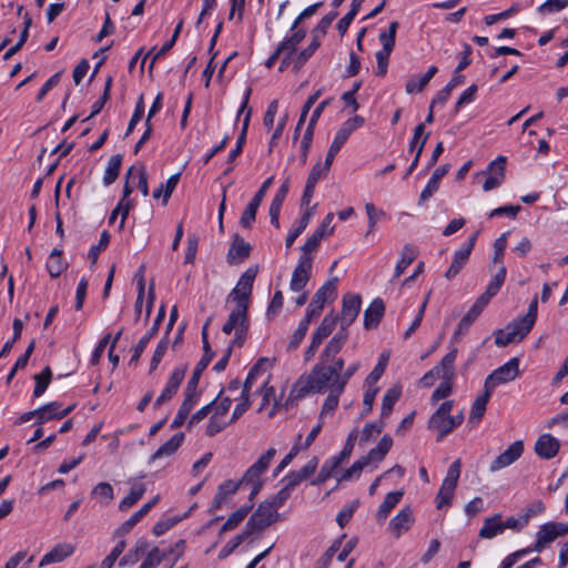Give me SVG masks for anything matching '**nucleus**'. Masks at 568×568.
Here are the masks:
<instances>
[{
    "label": "nucleus",
    "instance_id": "62",
    "mask_svg": "<svg viewBox=\"0 0 568 568\" xmlns=\"http://www.w3.org/2000/svg\"><path fill=\"white\" fill-rule=\"evenodd\" d=\"M110 243V234L108 231H103L100 236V241L97 245H93L88 254L89 260L92 264L97 263L99 254L104 251Z\"/></svg>",
    "mask_w": 568,
    "mask_h": 568
},
{
    "label": "nucleus",
    "instance_id": "60",
    "mask_svg": "<svg viewBox=\"0 0 568 568\" xmlns=\"http://www.w3.org/2000/svg\"><path fill=\"white\" fill-rule=\"evenodd\" d=\"M506 267L500 266V268L498 270V272L496 273V275L493 277V280L489 282L485 290L487 296L494 297L499 292L506 280Z\"/></svg>",
    "mask_w": 568,
    "mask_h": 568
},
{
    "label": "nucleus",
    "instance_id": "48",
    "mask_svg": "<svg viewBox=\"0 0 568 568\" xmlns=\"http://www.w3.org/2000/svg\"><path fill=\"white\" fill-rule=\"evenodd\" d=\"M59 408H61V404L58 402H51L36 409V413H38L37 424L41 425L49 420L58 419Z\"/></svg>",
    "mask_w": 568,
    "mask_h": 568
},
{
    "label": "nucleus",
    "instance_id": "51",
    "mask_svg": "<svg viewBox=\"0 0 568 568\" xmlns=\"http://www.w3.org/2000/svg\"><path fill=\"white\" fill-rule=\"evenodd\" d=\"M397 29H398V22L393 21L389 23L387 31L381 32L379 41L382 42V45H383L382 50L390 51V52L393 51V49L395 47V38H396Z\"/></svg>",
    "mask_w": 568,
    "mask_h": 568
},
{
    "label": "nucleus",
    "instance_id": "15",
    "mask_svg": "<svg viewBox=\"0 0 568 568\" xmlns=\"http://www.w3.org/2000/svg\"><path fill=\"white\" fill-rule=\"evenodd\" d=\"M334 219L333 213H328L321 225L313 232V234L306 240V242L302 245L301 252L312 255L317 251L322 240L328 235H331L334 231V227H329L332 221Z\"/></svg>",
    "mask_w": 568,
    "mask_h": 568
},
{
    "label": "nucleus",
    "instance_id": "4",
    "mask_svg": "<svg viewBox=\"0 0 568 568\" xmlns=\"http://www.w3.org/2000/svg\"><path fill=\"white\" fill-rule=\"evenodd\" d=\"M458 349L453 347L444 357H443V366L445 368V373L443 374L442 383L436 387L430 396V402L433 404L437 403L440 399L447 398L453 392V381L455 378V366L454 363L457 357Z\"/></svg>",
    "mask_w": 568,
    "mask_h": 568
},
{
    "label": "nucleus",
    "instance_id": "22",
    "mask_svg": "<svg viewBox=\"0 0 568 568\" xmlns=\"http://www.w3.org/2000/svg\"><path fill=\"white\" fill-rule=\"evenodd\" d=\"M559 440L550 434H542L535 444V453L544 459L554 458L559 452Z\"/></svg>",
    "mask_w": 568,
    "mask_h": 568
},
{
    "label": "nucleus",
    "instance_id": "10",
    "mask_svg": "<svg viewBox=\"0 0 568 568\" xmlns=\"http://www.w3.org/2000/svg\"><path fill=\"white\" fill-rule=\"evenodd\" d=\"M273 184V176L267 178L258 189V191L255 193L251 202L246 205L245 210L243 211L240 224L245 229H251L256 216V212L258 206L261 205L267 190Z\"/></svg>",
    "mask_w": 568,
    "mask_h": 568
},
{
    "label": "nucleus",
    "instance_id": "2",
    "mask_svg": "<svg viewBox=\"0 0 568 568\" xmlns=\"http://www.w3.org/2000/svg\"><path fill=\"white\" fill-rule=\"evenodd\" d=\"M275 454V448H268L252 466L246 469L244 475L240 478L243 486H251L248 496L251 501L261 491L264 485V480L261 477L270 467Z\"/></svg>",
    "mask_w": 568,
    "mask_h": 568
},
{
    "label": "nucleus",
    "instance_id": "50",
    "mask_svg": "<svg viewBox=\"0 0 568 568\" xmlns=\"http://www.w3.org/2000/svg\"><path fill=\"white\" fill-rule=\"evenodd\" d=\"M311 321V318L304 316V318L300 322L296 331L293 333L291 341L287 345L288 351H294L300 346L303 338L305 337Z\"/></svg>",
    "mask_w": 568,
    "mask_h": 568
},
{
    "label": "nucleus",
    "instance_id": "3",
    "mask_svg": "<svg viewBox=\"0 0 568 568\" xmlns=\"http://www.w3.org/2000/svg\"><path fill=\"white\" fill-rule=\"evenodd\" d=\"M453 407L454 400H445L428 419V429L437 433V442L443 440L454 430V420L450 418Z\"/></svg>",
    "mask_w": 568,
    "mask_h": 568
},
{
    "label": "nucleus",
    "instance_id": "19",
    "mask_svg": "<svg viewBox=\"0 0 568 568\" xmlns=\"http://www.w3.org/2000/svg\"><path fill=\"white\" fill-rule=\"evenodd\" d=\"M252 247L243 237L235 234L230 245L226 261L230 265H237L244 262L251 254Z\"/></svg>",
    "mask_w": 568,
    "mask_h": 568
},
{
    "label": "nucleus",
    "instance_id": "17",
    "mask_svg": "<svg viewBox=\"0 0 568 568\" xmlns=\"http://www.w3.org/2000/svg\"><path fill=\"white\" fill-rule=\"evenodd\" d=\"M524 453V444L521 440H516L508 448L499 454L489 466V470L495 473L505 467L514 464Z\"/></svg>",
    "mask_w": 568,
    "mask_h": 568
},
{
    "label": "nucleus",
    "instance_id": "18",
    "mask_svg": "<svg viewBox=\"0 0 568 568\" xmlns=\"http://www.w3.org/2000/svg\"><path fill=\"white\" fill-rule=\"evenodd\" d=\"M185 373V367H178L172 372L164 389L154 402L155 408L169 402L176 394L181 383L184 379Z\"/></svg>",
    "mask_w": 568,
    "mask_h": 568
},
{
    "label": "nucleus",
    "instance_id": "14",
    "mask_svg": "<svg viewBox=\"0 0 568 568\" xmlns=\"http://www.w3.org/2000/svg\"><path fill=\"white\" fill-rule=\"evenodd\" d=\"M362 306L359 294H345L342 301V312L339 323L341 327L348 328L357 318Z\"/></svg>",
    "mask_w": 568,
    "mask_h": 568
},
{
    "label": "nucleus",
    "instance_id": "37",
    "mask_svg": "<svg viewBox=\"0 0 568 568\" xmlns=\"http://www.w3.org/2000/svg\"><path fill=\"white\" fill-rule=\"evenodd\" d=\"M68 264L62 260V250L54 248L47 261V270L52 278L59 277Z\"/></svg>",
    "mask_w": 568,
    "mask_h": 568
},
{
    "label": "nucleus",
    "instance_id": "53",
    "mask_svg": "<svg viewBox=\"0 0 568 568\" xmlns=\"http://www.w3.org/2000/svg\"><path fill=\"white\" fill-rule=\"evenodd\" d=\"M195 404V402L184 397V400L182 402L176 416L171 423L172 429L179 428L185 423L187 415L193 409Z\"/></svg>",
    "mask_w": 568,
    "mask_h": 568
},
{
    "label": "nucleus",
    "instance_id": "52",
    "mask_svg": "<svg viewBox=\"0 0 568 568\" xmlns=\"http://www.w3.org/2000/svg\"><path fill=\"white\" fill-rule=\"evenodd\" d=\"M456 487L457 486H454V485H450V484H447L444 481L442 483V486H440L437 497H436L438 509H440L445 506H450Z\"/></svg>",
    "mask_w": 568,
    "mask_h": 568
},
{
    "label": "nucleus",
    "instance_id": "58",
    "mask_svg": "<svg viewBox=\"0 0 568 568\" xmlns=\"http://www.w3.org/2000/svg\"><path fill=\"white\" fill-rule=\"evenodd\" d=\"M332 164H327V161L324 163L317 162L311 170L306 183L311 184L313 186H316V183L322 179L325 178L331 169Z\"/></svg>",
    "mask_w": 568,
    "mask_h": 568
},
{
    "label": "nucleus",
    "instance_id": "61",
    "mask_svg": "<svg viewBox=\"0 0 568 568\" xmlns=\"http://www.w3.org/2000/svg\"><path fill=\"white\" fill-rule=\"evenodd\" d=\"M250 536L248 531L244 529L240 535L226 542V545L221 549L219 558L224 559L229 557Z\"/></svg>",
    "mask_w": 568,
    "mask_h": 568
},
{
    "label": "nucleus",
    "instance_id": "41",
    "mask_svg": "<svg viewBox=\"0 0 568 568\" xmlns=\"http://www.w3.org/2000/svg\"><path fill=\"white\" fill-rule=\"evenodd\" d=\"M312 217V211H305L301 219L297 221L296 225L288 232L285 239V246L290 248L295 240L304 232L307 227Z\"/></svg>",
    "mask_w": 568,
    "mask_h": 568
},
{
    "label": "nucleus",
    "instance_id": "34",
    "mask_svg": "<svg viewBox=\"0 0 568 568\" xmlns=\"http://www.w3.org/2000/svg\"><path fill=\"white\" fill-rule=\"evenodd\" d=\"M305 36L306 31L304 29H295L294 33L291 37L280 42V44L276 48L277 53L292 57L295 53L297 45L303 41Z\"/></svg>",
    "mask_w": 568,
    "mask_h": 568
},
{
    "label": "nucleus",
    "instance_id": "21",
    "mask_svg": "<svg viewBox=\"0 0 568 568\" xmlns=\"http://www.w3.org/2000/svg\"><path fill=\"white\" fill-rule=\"evenodd\" d=\"M247 310L248 306L243 304H236V308L230 313L227 321L223 325L222 332L226 335H230L233 331H236L239 327L250 325Z\"/></svg>",
    "mask_w": 568,
    "mask_h": 568
},
{
    "label": "nucleus",
    "instance_id": "33",
    "mask_svg": "<svg viewBox=\"0 0 568 568\" xmlns=\"http://www.w3.org/2000/svg\"><path fill=\"white\" fill-rule=\"evenodd\" d=\"M504 526L500 514H495L494 516L486 518L484 520V525L479 530V537L484 539H491L500 534H503Z\"/></svg>",
    "mask_w": 568,
    "mask_h": 568
},
{
    "label": "nucleus",
    "instance_id": "20",
    "mask_svg": "<svg viewBox=\"0 0 568 568\" xmlns=\"http://www.w3.org/2000/svg\"><path fill=\"white\" fill-rule=\"evenodd\" d=\"M347 339L348 331L341 327L339 331L329 339L320 358L323 361L338 359L339 357H337V354L342 351Z\"/></svg>",
    "mask_w": 568,
    "mask_h": 568
},
{
    "label": "nucleus",
    "instance_id": "24",
    "mask_svg": "<svg viewBox=\"0 0 568 568\" xmlns=\"http://www.w3.org/2000/svg\"><path fill=\"white\" fill-rule=\"evenodd\" d=\"M242 486L243 485L240 479L237 481L229 479L222 483L217 487V491L214 496L211 510L214 511L220 509L222 505L229 499V497L234 495Z\"/></svg>",
    "mask_w": 568,
    "mask_h": 568
},
{
    "label": "nucleus",
    "instance_id": "27",
    "mask_svg": "<svg viewBox=\"0 0 568 568\" xmlns=\"http://www.w3.org/2000/svg\"><path fill=\"white\" fill-rule=\"evenodd\" d=\"M207 367V359L201 358L196 364L191 378L189 379L185 390L184 397L189 398L193 402H197L200 397V392L197 390V385L202 375V372Z\"/></svg>",
    "mask_w": 568,
    "mask_h": 568
},
{
    "label": "nucleus",
    "instance_id": "7",
    "mask_svg": "<svg viewBox=\"0 0 568 568\" xmlns=\"http://www.w3.org/2000/svg\"><path fill=\"white\" fill-rule=\"evenodd\" d=\"M258 272V266L248 267L240 277L236 286L231 291L229 298L236 304L248 306L250 297L253 290V284Z\"/></svg>",
    "mask_w": 568,
    "mask_h": 568
},
{
    "label": "nucleus",
    "instance_id": "45",
    "mask_svg": "<svg viewBox=\"0 0 568 568\" xmlns=\"http://www.w3.org/2000/svg\"><path fill=\"white\" fill-rule=\"evenodd\" d=\"M528 323L524 317H518L514 320L511 323H509L506 328L510 333H514V337L517 342L523 341L528 333L532 329V325H527Z\"/></svg>",
    "mask_w": 568,
    "mask_h": 568
},
{
    "label": "nucleus",
    "instance_id": "38",
    "mask_svg": "<svg viewBox=\"0 0 568 568\" xmlns=\"http://www.w3.org/2000/svg\"><path fill=\"white\" fill-rule=\"evenodd\" d=\"M417 250L415 246L406 244L400 253V260L397 262L394 271V278L399 277L404 271L413 263L417 257Z\"/></svg>",
    "mask_w": 568,
    "mask_h": 568
},
{
    "label": "nucleus",
    "instance_id": "9",
    "mask_svg": "<svg viewBox=\"0 0 568 568\" xmlns=\"http://www.w3.org/2000/svg\"><path fill=\"white\" fill-rule=\"evenodd\" d=\"M313 267V256L301 252L298 263L295 266L290 281L293 292H301L310 282Z\"/></svg>",
    "mask_w": 568,
    "mask_h": 568
},
{
    "label": "nucleus",
    "instance_id": "1",
    "mask_svg": "<svg viewBox=\"0 0 568 568\" xmlns=\"http://www.w3.org/2000/svg\"><path fill=\"white\" fill-rule=\"evenodd\" d=\"M343 358L323 361L312 368L307 375H302L294 384L291 396L294 399H302L307 394H324L329 390L343 393L345 389L341 372L344 369Z\"/></svg>",
    "mask_w": 568,
    "mask_h": 568
},
{
    "label": "nucleus",
    "instance_id": "36",
    "mask_svg": "<svg viewBox=\"0 0 568 568\" xmlns=\"http://www.w3.org/2000/svg\"><path fill=\"white\" fill-rule=\"evenodd\" d=\"M404 495L403 490L390 491L388 493L383 503L379 505L376 517L379 521L385 520L390 511L396 507V505L400 501Z\"/></svg>",
    "mask_w": 568,
    "mask_h": 568
},
{
    "label": "nucleus",
    "instance_id": "16",
    "mask_svg": "<svg viewBox=\"0 0 568 568\" xmlns=\"http://www.w3.org/2000/svg\"><path fill=\"white\" fill-rule=\"evenodd\" d=\"M506 156L498 155L493 162L489 163L487 168L488 176L483 184V190L488 192L498 187L504 179L506 172Z\"/></svg>",
    "mask_w": 568,
    "mask_h": 568
},
{
    "label": "nucleus",
    "instance_id": "32",
    "mask_svg": "<svg viewBox=\"0 0 568 568\" xmlns=\"http://www.w3.org/2000/svg\"><path fill=\"white\" fill-rule=\"evenodd\" d=\"M184 442V434L176 433L168 442L161 445L150 457V462L173 455Z\"/></svg>",
    "mask_w": 568,
    "mask_h": 568
},
{
    "label": "nucleus",
    "instance_id": "46",
    "mask_svg": "<svg viewBox=\"0 0 568 568\" xmlns=\"http://www.w3.org/2000/svg\"><path fill=\"white\" fill-rule=\"evenodd\" d=\"M400 388L392 387L387 389L383 397L382 408H381V417L385 418L389 416L392 413L395 403L399 399Z\"/></svg>",
    "mask_w": 568,
    "mask_h": 568
},
{
    "label": "nucleus",
    "instance_id": "23",
    "mask_svg": "<svg viewBox=\"0 0 568 568\" xmlns=\"http://www.w3.org/2000/svg\"><path fill=\"white\" fill-rule=\"evenodd\" d=\"M160 499L156 495L150 501L144 504L138 511H135L128 520H125L114 532L115 536L122 537L129 534L132 528L154 507Z\"/></svg>",
    "mask_w": 568,
    "mask_h": 568
},
{
    "label": "nucleus",
    "instance_id": "13",
    "mask_svg": "<svg viewBox=\"0 0 568 568\" xmlns=\"http://www.w3.org/2000/svg\"><path fill=\"white\" fill-rule=\"evenodd\" d=\"M564 523H546L539 527L537 531V539L531 550L541 551L545 547H547L550 542H552L556 538L565 536Z\"/></svg>",
    "mask_w": 568,
    "mask_h": 568
},
{
    "label": "nucleus",
    "instance_id": "28",
    "mask_svg": "<svg viewBox=\"0 0 568 568\" xmlns=\"http://www.w3.org/2000/svg\"><path fill=\"white\" fill-rule=\"evenodd\" d=\"M493 392L488 388L484 387V392L481 395L477 396L474 403L471 404L468 423L471 425H477L485 415L487 403L491 397Z\"/></svg>",
    "mask_w": 568,
    "mask_h": 568
},
{
    "label": "nucleus",
    "instance_id": "63",
    "mask_svg": "<svg viewBox=\"0 0 568 568\" xmlns=\"http://www.w3.org/2000/svg\"><path fill=\"white\" fill-rule=\"evenodd\" d=\"M445 373V368L443 366V359L438 365L428 371L420 378L419 383L424 387H430L437 378H443V374Z\"/></svg>",
    "mask_w": 568,
    "mask_h": 568
},
{
    "label": "nucleus",
    "instance_id": "57",
    "mask_svg": "<svg viewBox=\"0 0 568 568\" xmlns=\"http://www.w3.org/2000/svg\"><path fill=\"white\" fill-rule=\"evenodd\" d=\"M231 423V419L226 420L225 417L212 413L205 429V434L210 437H213L217 433L222 432Z\"/></svg>",
    "mask_w": 568,
    "mask_h": 568
},
{
    "label": "nucleus",
    "instance_id": "12",
    "mask_svg": "<svg viewBox=\"0 0 568 568\" xmlns=\"http://www.w3.org/2000/svg\"><path fill=\"white\" fill-rule=\"evenodd\" d=\"M479 231L475 232L468 240V242L465 244L464 247L456 251L454 253L453 261L450 263V266L445 273V277L447 280H453L456 277L459 272L463 270V267L467 264L468 258L470 256V253L475 246L476 240L478 237Z\"/></svg>",
    "mask_w": 568,
    "mask_h": 568
},
{
    "label": "nucleus",
    "instance_id": "56",
    "mask_svg": "<svg viewBox=\"0 0 568 568\" xmlns=\"http://www.w3.org/2000/svg\"><path fill=\"white\" fill-rule=\"evenodd\" d=\"M112 81H113L112 77H108L106 78L105 84H104L103 94L100 97L99 100H97L93 103L91 113H90V115L84 121L95 116L97 114H99L101 112V110L103 109L104 104L110 99V91H111V87H112Z\"/></svg>",
    "mask_w": 568,
    "mask_h": 568
},
{
    "label": "nucleus",
    "instance_id": "44",
    "mask_svg": "<svg viewBox=\"0 0 568 568\" xmlns=\"http://www.w3.org/2000/svg\"><path fill=\"white\" fill-rule=\"evenodd\" d=\"M180 176L181 173H175L171 175L166 180L165 184H161L158 189L153 191V197L159 199L163 193V203L166 204L180 181Z\"/></svg>",
    "mask_w": 568,
    "mask_h": 568
},
{
    "label": "nucleus",
    "instance_id": "47",
    "mask_svg": "<svg viewBox=\"0 0 568 568\" xmlns=\"http://www.w3.org/2000/svg\"><path fill=\"white\" fill-rule=\"evenodd\" d=\"M341 464H342V462L338 458H336L335 456H333L332 458L326 460L322 465L316 479H314L312 481V485H321V484L325 483Z\"/></svg>",
    "mask_w": 568,
    "mask_h": 568
},
{
    "label": "nucleus",
    "instance_id": "30",
    "mask_svg": "<svg viewBox=\"0 0 568 568\" xmlns=\"http://www.w3.org/2000/svg\"><path fill=\"white\" fill-rule=\"evenodd\" d=\"M74 551V547L70 544H59L54 546L48 554H45L40 562L39 567L60 562L65 558L70 557Z\"/></svg>",
    "mask_w": 568,
    "mask_h": 568
},
{
    "label": "nucleus",
    "instance_id": "26",
    "mask_svg": "<svg viewBox=\"0 0 568 568\" xmlns=\"http://www.w3.org/2000/svg\"><path fill=\"white\" fill-rule=\"evenodd\" d=\"M164 314H165L164 306H161L159 310V314L154 321L153 326L144 336L141 337V339L135 345V347L133 349V355L130 359V363H136L140 359L142 353L144 352L150 339L158 333L159 325H160L161 321L163 320Z\"/></svg>",
    "mask_w": 568,
    "mask_h": 568
},
{
    "label": "nucleus",
    "instance_id": "11",
    "mask_svg": "<svg viewBox=\"0 0 568 568\" xmlns=\"http://www.w3.org/2000/svg\"><path fill=\"white\" fill-rule=\"evenodd\" d=\"M251 92H252V90H251V88H248L244 94L243 102L239 109L237 116H240V114L243 112H246V113H245V116L243 120V126H242L241 133L237 136L236 145L230 152L229 158H227V163H230V164L232 162H234V160L241 154L244 143H245V140H246L247 129H248L250 119H251V114H252V109L248 108V100H250Z\"/></svg>",
    "mask_w": 568,
    "mask_h": 568
},
{
    "label": "nucleus",
    "instance_id": "43",
    "mask_svg": "<svg viewBox=\"0 0 568 568\" xmlns=\"http://www.w3.org/2000/svg\"><path fill=\"white\" fill-rule=\"evenodd\" d=\"M253 504L241 506L239 509L233 511L226 521L223 524L220 534H223L225 531L234 529L248 514V511L252 509Z\"/></svg>",
    "mask_w": 568,
    "mask_h": 568
},
{
    "label": "nucleus",
    "instance_id": "35",
    "mask_svg": "<svg viewBox=\"0 0 568 568\" xmlns=\"http://www.w3.org/2000/svg\"><path fill=\"white\" fill-rule=\"evenodd\" d=\"M392 446L393 439L389 435L386 434L381 438L377 446L372 448L368 454L363 457L367 460L368 465L371 463H379L385 458Z\"/></svg>",
    "mask_w": 568,
    "mask_h": 568
},
{
    "label": "nucleus",
    "instance_id": "29",
    "mask_svg": "<svg viewBox=\"0 0 568 568\" xmlns=\"http://www.w3.org/2000/svg\"><path fill=\"white\" fill-rule=\"evenodd\" d=\"M450 165L444 164L438 166L430 176L428 183L424 187L419 196V203L430 199L439 187V181L449 172Z\"/></svg>",
    "mask_w": 568,
    "mask_h": 568
},
{
    "label": "nucleus",
    "instance_id": "49",
    "mask_svg": "<svg viewBox=\"0 0 568 568\" xmlns=\"http://www.w3.org/2000/svg\"><path fill=\"white\" fill-rule=\"evenodd\" d=\"M52 378V372L49 366L44 367L41 373L34 376L36 386L33 389V396L40 397L48 388Z\"/></svg>",
    "mask_w": 568,
    "mask_h": 568
},
{
    "label": "nucleus",
    "instance_id": "42",
    "mask_svg": "<svg viewBox=\"0 0 568 568\" xmlns=\"http://www.w3.org/2000/svg\"><path fill=\"white\" fill-rule=\"evenodd\" d=\"M122 159L121 154H115L110 158L103 176L104 185H111L118 179Z\"/></svg>",
    "mask_w": 568,
    "mask_h": 568
},
{
    "label": "nucleus",
    "instance_id": "40",
    "mask_svg": "<svg viewBox=\"0 0 568 568\" xmlns=\"http://www.w3.org/2000/svg\"><path fill=\"white\" fill-rule=\"evenodd\" d=\"M144 493H145V485L142 483H134L131 486V489H130V493L128 494V496H125L121 500V503L119 505V509L122 511L128 510L129 508H131L133 505H135L142 498Z\"/></svg>",
    "mask_w": 568,
    "mask_h": 568
},
{
    "label": "nucleus",
    "instance_id": "59",
    "mask_svg": "<svg viewBox=\"0 0 568 568\" xmlns=\"http://www.w3.org/2000/svg\"><path fill=\"white\" fill-rule=\"evenodd\" d=\"M92 496L99 498L102 504L108 505L113 499V488L109 483H99L92 489Z\"/></svg>",
    "mask_w": 568,
    "mask_h": 568
},
{
    "label": "nucleus",
    "instance_id": "55",
    "mask_svg": "<svg viewBox=\"0 0 568 568\" xmlns=\"http://www.w3.org/2000/svg\"><path fill=\"white\" fill-rule=\"evenodd\" d=\"M320 45V40L314 37L310 45L296 54L294 59V69L298 70L314 54Z\"/></svg>",
    "mask_w": 568,
    "mask_h": 568
},
{
    "label": "nucleus",
    "instance_id": "31",
    "mask_svg": "<svg viewBox=\"0 0 568 568\" xmlns=\"http://www.w3.org/2000/svg\"><path fill=\"white\" fill-rule=\"evenodd\" d=\"M414 521L413 511L409 507H404L395 517L389 521L390 530L399 537L404 531H407Z\"/></svg>",
    "mask_w": 568,
    "mask_h": 568
},
{
    "label": "nucleus",
    "instance_id": "39",
    "mask_svg": "<svg viewBox=\"0 0 568 568\" xmlns=\"http://www.w3.org/2000/svg\"><path fill=\"white\" fill-rule=\"evenodd\" d=\"M337 321L338 316L335 315L333 312H329L324 316L322 323L320 324V326L316 328L312 336L323 342L326 337H328L332 334Z\"/></svg>",
    "mask_w": 568,
    "mask_h": 568
},
{
    "label": "nucleus",
    "instance_id": "54",
    "mask_svg": "<svg viewBox=\"0 0 568 568\" xmlns=\"http://www.w3.org/2000/svg\"><path fill=\"white\" fill-rule=\"evenodd\" d=\"M364 124V119L361 115H355L346 120L338 129L336 134L347 141L348 136L358 128Z\"/></svg>",
    "mask_w": 568,
    "mask_h": 568
},
{
    "label": "nucleus",
    "instance_id": "25",
    "mask_svg": "<svg viewBox=\"0 0 568 568\" xmlns=\"http://www.w3.org/2000/svg\"><path fill=\"white\" fill-rule=\"evenodd\" d=\"M384 313V302L381 298H375L364 312V327L366 329L377 327Z\"/></svg>",
    "mask_w": 568,
    "mask_h": 568
},
{
    "label": "nucleus",
    "instance_id": "8",
    "mask_svg": "<svg viewBox=\"0 0 568 568\" xmlns=\"http://www.w3.org/2000/svg\"><path fill=\"white\" fill-rule=\"evenodd\" d=\"M337 277H333L326 281L314 294L307 310L305 316L313 320L318 316L324 308V305L327 301H332L336 294V283Z\"/></svg>",
    "mask_w": 568,
    "mask_h": 568
},
{
    "label": "nucleus",
    "instance_id": "64",
    "mask_svg": "<svg viewBox=\"0 0 568 568\" xmlns=\"http://www.w3.org/2000/svg\"><path fill=\"white\" fill-rule=\"evenodd\" d=\"M328 395L324 400V404L322 406V410L320 414V419L323 418L326 414H333L336 407L338 406L339 396L343 393H337L336 390H329L327 392Z\"/></svg>",
    "mask_w": 568,
    "mask_h": 568
},
{
    "label": "nucleus",
    "instance_id": "6",
    "mask_svg": "<svg viewBox=\"0 0 568 568\" xmlns=\"http://www.w3.org/2000/svg\"><path fill=\"white\" fill-rule=\"evenodd\" d=\"M519 376V359L510 358L507 363L490 373L484 383L485 388L494 393L495 388L501 384L513 382Z\"/></svg>",
    "mask_w": 568,
    "mask_h": 568
},
{
    "label": "nucleus",
    "instance_id": "5",
    "mask_svg": "<svg viewBox=\"0 0 568 568\" xmlns=\"http://www.w3.org/2000/svg\"><path fill=\"white\" fill-rule=\"evenodd\" d=\"M280 519V514L274 509V506L263 501L258 505L255 511L248 518L245 529L250 535L263 531L265 528L276 523Z\"/></svg>",
    "mask_w": 568,
    "mask_h": 568
}]
</instances>
